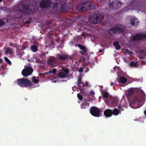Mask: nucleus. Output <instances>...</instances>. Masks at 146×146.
I'll return each instance as SVG.
<instances>
[{
	"label": "nucleus",
	"instance_id": "1",
	"mask_svg": "<svg viewBox=\"0 0 146 146\" xmlns=\"http://www.w3.org/2000/svg\"><path fill=\"white\" fill-rule=\"evenodd\" d=\"M137 91L140 94V97L138 96H136L134 97L132 100L131 104H130V106L131 107L133 108H137L141 107L143 105L142 103L141 105H137V107H134V106L136 103H139L141 102L143 103L145 100V95L143 91L141 89H135L134 88L129 89L127 92V94L129 96H131L133 94L134 91Z\"/></svg>",
	"mask_w": 146,
	"mask_h": 146
},
{
	"label": "nucleus",
	"instance_id": "2",
	"mask_svg": "<svg viewBox=\"0 0 146 146\" xmlns=\"http://www.w3.org/2000/svg\"><path fill=\"white\" fill-rule=\"evenodd\" d=\"M104 17L103 15H94L90 16L89 21L91 23L94 24H98L102 21Z\"/></svg>",
	"mask_w": 146,
	"mask_h": 146
},
{
	"label": "nucleus",
	"instance_id": "3",
	"mask_svg": "<svg viewBox=\"0 0 146 146\" xmlns=\"http://www.w3.org/2000/svg\"><path fill=\"white\" fill-rule=\"evenodd\" d=\"M16 83L19 86L22 87L31 86L32 85V82L30 80L25 78L18 79Z\"/></svg>",
	"mask_w": 146,
	"mask_h": 146
},
{
	"label": "nucleus",
	"instance_id": "4",
	"mask_svg": "<svg viewBox=\"0 0 146 146\" xmlns=\"http://www.w3.org/2000/svg\"><path fill=\"white\" fill-rule=\"evenodd\" d=\"M82 50V51H80L79 52L82 55H85L87 56L88 60L90 59H92L93 58H95L93 52L88 53V49H87L85 46H78Z\"/></svg>",
	"mask_w": 146,
	"mask_h": 146
},
{
	"label": "nucleus",
	"instance_id": "5",
	"mask_svg": "<svg viewBox=\"0 0 146 146\" xmlns=\"http://www.w3.org/2000/svg\"><path fill=\"white\" fill-rule=\"evenodd\" d=\"M123 27L121 25L115 26L111 29L109 33L111 35H112L113 34L122 33L123 31Z\"/></svg>",
	"mask_w": 146,
	"mask_h": 146
},
{
	"label": "nucleus",
	"instance_id": "6",
	"mask_svg": "<svg viewBox=\"0 0 146 146\" xmlns=\"http://www.w3.org/2000/svg\"><path fill=\"white\" fill-rule=\"evenodd\" d=\"M90 112L92 115L95 117H99L101 116V111L100 109L96 107H91Z\"/></svg>",
	"mask_w": 146,
	"mask_h": 146
},
{
	"label": "nucleus",
	"instance_id": "7",
	"mask_svg": "<svg viewBox=\"0 0 146 146\" xmlns=\"http://www.w3.org/2000/svg\"><path fill=\"white\" fill-rule=\"evenodd\" d=\"M57 57L59 60L62 61L72 60L74 58L72 55H68L64 53L59 54L57 55Z\"/></svg>",
	"mask_w": 146,
	"mask_h": 146
},
{
	"label": "nucleus",
	"instance_id": "8",
	"mask_svg": "<svg viewBox=\"0 0 146 146\" xmlns=\"http://www.w3.org/2000/svg\"><path fill=\"white\" fill-rule=\"evenodd\" d=\"M25 68L22 71V74L24 76H27L31 75L33 72V69L31 67L25 66Z\"/></svg>",
	"mask_w": 146,
	"mask_h": 146
},
{
	"label": "nucleus",
	"instance_id": "9",
	"mask_svg": "<svg viewBox=\"0 0 146 146\" xmlns=\"http://www.w3.org/2000/svg\"><path fill=\"white\" fill-rule=\"evenodd\" d=\"M69 72V70L68 68L63 69L59 72L58 76L60 78H64L67 76Z\"/></svg>",
	"mask_w": 146,
	"mask_h": 146
},
{
	"label": "nucleus",
	"instance_id": "10",
	"mask_svg": "<svg viewBox=\"0 0 146 146\" xmlns=\"http://www.w3.org/2000/svg\"><path fill=\"white\" fill-rule=\"evenodd\" d=\"M50 5L51 3L49 0H42L40 3V6L42 9L47 8Z\"/></svg>",
	"mask_w": 146,
	"mask_h": 146
},
{
	"label": "nucleus",
	"instance_id": "11",
	"mask_svg": "<svg viewBox=\"0 0 146 146\" xmlns=\"http://www.w3.org/2000/svg\"><path fill=\"white\" fill-rule=\"evenodd\" d=\"M48 63L51 66H56L57 65L56 58L54 56L50 57L48 60Z\"/></svg>",
	"mask_w": 146,
	"mask_h": 146
},
{
	"label": "nucleus",
	"instance_id": "12",
	"mask_svg": "<svg viewBox=\"0 0 146 146\" xmlns=\"http://www.w3.org/2000/svg\"><path fill=\"white\" fill-rule=\"evenodd\" d=\"M19 10L20 12L23 14H29V5H26L21 6L20 7Z\"/></svg>",
	"mask_w": 146,
	"mask_h": 146
},
{
	"label": "nucleus",
	"instance_id": "13",
	"mask_svg": "<svg viewBox=\"0 0 146 146\" xmlns=\"http://www.w3.org/2000/svg\"><path fill=\"white\" fill-rule=\"evenodd\" d=\"M146 37V35L145 34H139L131 38V41L133 42L134 40H138L143 39Z\"/></svg>",
	"mask_w": 146,
	"mask_h": 146
},
{
	"label": "nucleus",
	"instance_id": "14",
	"mask_svg": "<svg viewBox=\"0 0 146 146\" xmlns=\"http://www.w3.org/2000/svg\"><path fill=\"white\" fill-rule=\"evenodd\" d=\"M54 9L57 12H61L63 11L64 8L61 5L59 4H54Z\"/></svg>",
	"mask_w": 146,
	"mask_h": 146
},
{
	"label": "nucleus",
	"instance_id": "15",
	"mask_svg": "<svg viewBox=\"0 0 146 146\" xmlns=\"http://www.w3.org/2000/svg\"><path fill=\"white\" fill-rule=\"evenodd\" d=\"M77 8L78 11H85L86 10V5H84L83 3L77 6Z\"/></svg>",
	"mask_w": 146,
	"mask_h": 146
},
{
	"label": "nucleus",
	"instance_id": "16",
	"mask_svg": "<svg viewBox=\"0 0 146 146\" xmlns=\"http://www.w3.org/2000/svg\"><path fill=\"white\" fill-rule=\"evenodd\" d=\"M112 110L110 109L106 110L104 112V115L107 117H110L112 115Z\"/></svg>",
	"mask_w": 146,
	"mask_h": 146
},
{
	"label": "nucleus",
	"instance_id": "17",
	"mask_svg": "<svg viewBox=\"0 0 146 146\" xmlns=\"http://www.w3.org/2000/svg\"><path fill=\"white\" fill-rule=\"evenodd\" d=\"M86 101L83 102L81 104L80 107L82 109H85L88 108L89 106V103L87 102V99H86Z\"/></svg>",
	"mask_w": 146,
	"mask_h": 146
},
{
	"label": "nucleus",
	"instance_id": "18",
	"mask_svg": "<svg viewBox=\"0 0 146 146\" xmlns=\"http://www.w3.org/2000/svg\"><path fill=\"white\" fill-rule=\"evenodd\" d=\"M83 82H82V78L81 76H80L78 78L77 83L78 86L80 90L82 88V86H83Z\"/></svg>",
	"mask_w": 146,
	"mask_h": 146
},
{
	"label": "nucleus",
	"instance_id": "19",
	"mask_svg": "<svg viewBox=\"0 0 146 146\" xmlns=\"http://www.w3.org/2000/svg\"><path fill=\"white\" fill-rule=\"evenodd\" d=\"M130 22L133 25H136L138 24V21L137 19L132 18L130 19Z\"/></svg>",
	"mask_w": 146,
	"mask_h": 146
},
{
	"label": "nucleus",
	"instance_id": "20",
	"mask_svg": "<svg viewBox=\"0 0 146 146\" xmlns=\"http://www.w3.org/2000/svg\"><path fill=\"white\" fill-rule=\"evenodd\" d=\"M115 0H110L109 3V6L110 9H112L115 6L116 3L115 2Z\"/></svg>",
	"mask_w": 146,
	"mask_h": 146
},
{
	"label": "nucleus",
	"instance_id": "21",
	"mask_svg": "<svg viewBox=\"0 0 146 146\" xmlns=\"http://www.w3.org/2000/svg\"><path fill=\"white\" fill-rule=\"evenodd\" d=\"M122 51L123 52L126 53V54H128L131 56H132L133 54V53L132 52H131L130 50L128 49H126L125 48L122 49Z\"/></svg>",
	"mask_w": 146,
	"mask_h": 146
},
{
	"label": "nucleus",
	"instance_id": "22",
	"mask_svg": "<svg viewBox=\"0 0 146 146\" xmlns=\"http://www.w3.org/2000/svg\"><path fill=\"white\" fill-rule=\"evenodd\" d=\"M84 4L86 5V10H88L90 8H92L93 7L92 4L90 2H87L84 3Z\"/></svg>",
	"mask_w": 146,
	"mask_h": 146
},
{
	"label": "nucleus",
	"instance_id": "23",
	"mask_svg": "<svg viewBox=\"0 0 146 146\" xmlns=\"http://www.w3.org/2000/svg\"><path fill=\"white\" fill-rule=\"evenodd\" d=\"M102 95L103 98L104 99L106 98V99L109 96V93L106 91H103L102 93Z\"/></svg>",
	"mask_w": 146,
	"mask_h": 146
},
{
	"label": "nucleus",
	"instance_id": "24",
	"mask_svg": "<svg viewBox=\"0 0 146 146\" xmlns=\"http://www.w3.org/2000/svg\"><path fill=\"white\" fill-rule=\"evenodd\" d=\"M119 81L122 83H125L127 82V80L124 77L121 76Z\"/></svg>",
	"mask_w": 146,
	"mask_h": 146
},
{
	"label": "nucleus",
	"instance_id": "25",
	"mask_svg": "<svg viewBox=\"0 0 146 146\" xmlns=\"http://www.w3.org/2000/svg\"><path fill=\"white\" fill-rule=\"evenodd\" d=\"M129 65L131 67L136 68L137 67L138 65L137 62L132 61L130 63Z\"/></svg>",
	"mask_w": 146,
	"mask_h": 146
},
{
	"label": "nucleus",
	"instance_id": "26",
	"mask_svg": "<svg viewBox=\"0 0 146 146\" xmlns=\"http://www.w3.org/2000/svg\"><path fill=\"white\" fill-rule=\"evenodd\" d=\"M112 115H118L119 111L118 110L116 109H115L113 110H112Z\"/></svg>",
	"mask_w": 146,
	"mask_h": 146
},
{
	"label": "nucleus",
	"instance_id": "27",
	"mask_svg": "<svg viewBox=\"0 0 146 146\" xmlns=\"http://www.w3.org/2000/svg\"><path fill=\"white\" fill-rule=\"evenodd\" d=\"M13 53V50L12 49L8 47L6 49L5 51V53L6 54H11Z\"/></svg>",
	"mask_w": 146,
	"mask_h": 146
},
{
	"label": "nucleus",
	"instance_id": "28",
	"mask_svg": "<svg viewBox=\"0 0 146 146\" xmlns=\"http://www.w3.org/2000/svg\"><path fill=\"white\" fill-rule=\"evenodd\" d=\"M32 80L33 83L36 84L38 83L39 82L38 79H37L36 77L35 76L32 78Z\"/></svg>",
	"mask_w": 146,
	"mask_h": 146
},
{
	"label": "nucleus",
	"instance_id": "29",
	"mask_svg": "<svg viewBox=\"0 0 146 146\" xmlns=\"http://www.w3.org/2000/svg\"><path fill=\"white\" fill-rule=\"evenodd\" d=\"M31 49L33 52H36L38 50L37 46H31Z\"/></svg>",
	"mask_w": 146,
	"mask_h": 146
},
{
	"label": "nucleus",
	"instance_id": "30",
	"mask_svg": "<svg viewBox=\"0 0 146 146\" xmlns=\"http://www.w3.org/2000/svg\"><path fill=\"white\" fill-rule=\"evenodd\" d=\"M117 101L118 100L117 99L113 100L111 103V105L113 106L116 105Z\"/></svg>",
	"mask_w": 146,
	"mask_h": 146
},
{
	"label": "nucleus",
	"instance_id": "31",
	"mask_svg": "<svg viewBox=\"0 0 146 146\" xmlns=\"http://www.w3.org/2000/svg\"><path fill=\"white\" fill-rule=\"evenodd\" d=\"M5 61L7 62V63L8 64H9L10 65H11L12 64L11 62V61L9 59L6 57H5Z\"/></svg>",
	"mask_w": 146,
	"mask_h": 146
},
{
	"label": "nucleus",
	"instance_id": "32",
	"mask_svg": "<svg viewBox=\"0 0 146 146\" xmlns=\"http://www.w3.org/2000/svg\"><path fill=\"white\" fill-rule=\"evenodd\" d=\"M82 36H84V37H86L87 36L88 37H91L92 36V35L91 34H89L88 33H82Z\"/></svg>",
	"mask_w": 146,
	"mask_h": 146
},
{
	"label": "nucleus",
	"instance_id": "33",
	"mask_svg": "<svg viewBox=\"0 0 146 146\" xmlns=\"http://www.w3.org/2000/svg\"><path fill=\"white\" fill-rule=\"evenodd\" d=\"M77 97L79 100H80L81 101L82 100L83 97L80 94L78 93L77 94Z\"/></svg>",
	"mask_w": 146,
	"mask_h": 146
},
{
	"label": "nucleus",
	"instance_id": "34",
	"mask_svg": "<svg viewBox=\"0 0 146 146\" xmlns=\"http://www.w3.org/2000/svg\"><path fill=\"white\" fill-rule=\"evenodd\" d=\"M5 24V22L2 20H0V27L4 25Z\"/></svg>",
	"mask_w": 146,
	"mask_h": 146
},
{
	"label": "nucleus",
	"instance_id": "35",
	"mask_svg": "<svg viewBox=\"0 0 146 146\" xmlns=\"http://www.w3.org/2000/svg\"><path fill=\"white\" fill-rule=\"evenodd\" d=\"M27 46H22L21 49H20V50H19L20 52L21 51L22 52V51L23 50L25 49L26 48H27Z\"/></svg>",
	"mask_w": 146,
	"mask_h": 146
},
{
	"label": "nucleus",
	"instance_id": "36",
	"mask_svg": "<svg viewBox=\"0 0 146 146\" xmlns=\"http://www.w3.org/2000/svg\"><path fill=\"white\" fill-rule=\"evenodd\" d=\"M117 106V107H118V108L119 109H121V104L120 101L119 102H118V104H117L116 105Z\"/></svg>",
	"mask_w": 146,
	"mask_h": 146
},
{
	"label": "nucleus",
	"instance_id": "37",
	"mask_svg": "<svg viewBox=\"0 0 146 146\" xmlns=\"http://www.w3.org/2000/svg\"><path fill=\"white\" fill-rule=\"evenodd\" d=\"M83 71V69L82 67H80L78 70V71L80 73H82Z\"/></svg>",
	"mask_w": 146,
	"mask_h": 146
},
{
	"label": "nucleus",
	"instance_id": "38",
	"mask_svg": "<svg viewBox=\"0 0 146 146\" xmlns=\"http://www.w3.org/2000/svg\"><path fill=\"white\" fill-rule=\"evenodd\" d=\"M56 68H54L52 70V73L53 74H54L56 73Z\"/></svg>",
	"mask_w": 146,
	"mask_h": 146
},
{
	"label": "nucleus",
	"instance_id": "39",
	"mask_svg": "<svg viewBox=\"0 0 146 146\" xmlns=\"http://www.w3.org/2000/svg\"><path fill=\"white\" fill-rule=\"evenodd\" d=\"M119 44V43L117 42H114L113 43L114 46H118V45Z\"/></svg>",
	"mask_w": 146,
	"mask_h": 146
},
{
	"label": "nucleus",
	"instance_id": "40",
	"mask_svg": "<svg viewBox=\"0 0 146 146\" xmlns=\"http://www.w3.org/2000/svg\"><path fill=\"white\" fill-rule=\"evenodd\" d=\"M36 60V62L38 63H41V61L39 59H35Z\"/></svg>",
	"mask_w": 146,
	"mask_h": 146
},
{
	"label": "nucleus",
	"instance_id": "41",
	"mask_svg": "<svg viewBox=\"0 0 146 146\" xmlns=\"http://www.w3.org/2000/svg\"><path fill=\"white\" fill-rule=\"evenodd\" d=\"M90 94L91 95H94L95 94V92L93 91H90Z\"/></svg>",
	"mask_w": 146,
	"mask_h": 146
},
{
	"label": "nucleus",
	"instance_id": "42",
	"mask_svg": "<svg viewBox=\"0 0 146 146\" xmlns=\"http://www.w3.org/2000/svg\"><path fill=\"white\" fill-rule=\"evenodd\" d=\"M115 46V48L117 50H118L121 47V46Z\"/></svg>",
	"mask_w": 146,
	"mask_h": 146
},
{
	"label": "nucleus",
	"instance_id": "43",
	"mask_svg": "<svg viewBox=\"0 0 146 146\" xmlns=\"http://www.w3.org/2000/svg\"><path fill=\"white\" fill-rule=\"evenodd\" d=\"M88 63L90 64L91 65H94V62H88Z\"/></svg>",
	"mask_w": 146,
	"mask_h": 146
},
{
	"label": "nucleus",
	"instance_id": "44",
	"mask_svg": "<svg viewBox=\"0 0 146 146\" xmlns=\"http://www.w3.org/2000/svg\"><path fill=\"white\" fill-rule=\"evenodd\" d=\"M3 62V60L1 59H0V63L1 64Z\"/></svg>",
	"mask_w": 146,
	"mask_h": 146
},
{
	"label": "nucleus",
	"instance_id": "45",
	"mask_svg": "<svg viewBox=\"0 0 146 146\" xmlns=\"http://www.w3.org/2000/svg\"><path fill=\"white\" fill-rule=\"evenodd\" d=\"M115 84L114 83H113V82H111V83H110V85H111V86H113L114 84Z\"/></svg>",
	"mask_w": 146,
	"mask_h": 146
},
{
	"label": "nucleus",
	"instance_id": "46",
	"mask_svg": "<svg viewBox=\"0 0 146 146\" xmlns=\"http://www.w3.org/2000/svg\"><path fill=\"white\" fill-rule=\"evenodd\" d=\"M89 68H87V70L85 71V72H88L89 71Z\"/></svg>",
	"mask_w": 146,
	"mask_h": 146
},
{
	"label": "nucleus",
	"instance_id": "47",
	"mask_svg": "<svg viewBox=\"0 0 146 146\" xmlns=\"http://www.w3.org/2000/svg\"><path fill=\"white\" fill-rule=\"evenodd\" d=\"M103 50H99V52L100 53H102L103 52Z\"/></svg>",
	"mask_w": 146,
	"mask_h": 146
},
{
	"label": "nucleus",
	"instance_id": "48",
	"mask_svg": "<svg viewBox=\"0 0 146 146\" xmlns=\"http://www.w3.org/2000/svg\"><path fill=\"white\" fill-rule=\"evenodd\" d=\"M86 85L87 86H88V82H86Z\"/></svg>",
	"mask_w": 146,
	"mask_h": 146
},
{
	"label": "nucleus",
	"instance_id": "49",
	"mask_svg": "<svg viewBox=\"0 0 146 146\" xmlns=\"http://www.w3.org/2000/svg\"><path fill=\"white\" fill-rule=\"evenodd\" d=\"M48 73H49V74H51V73H52V70H49V71Z\"/></svg>",
	"mask_w": 146,
	"mask_h": 146
},
{
	"label": "nucleus",
	"instance_id": "50",
	"mask_svg": "<svg viewBox=\"0 0 146 146\" xmlns=\"http://www.w3.org/2000/svg\"><path fill=\"white\" fill-rule=\"evenodd\" d=\"M144 113L145 116H146V111H144Z\"/></svg>",
	"mask_w": 146,
	"mask_h": 146
},
{
	"label": "nucleus",
	"instance_id": "51",
	"mask_svg": "<svg viewBox=\"0 0 146 146\" xmlns=\"http://www.w3.org/2000/svg\"><path fill=\"white\" fill-rule=\"evenodd\" d=\"M78 46H82V45L80 44H79Z\"/></svg>",
	"mask_w": 146,
	"mask_h": 146
},
{
	"label": "nucleus",
	"instance_id": "52",
	"mask_svg": "<svg viewBox=\"0 0 146 146\" xmlns=\"http://www.w3.org/2000/svg\"><path fill=\"white\" fill-rule=\"evenodd\" d=\"M60 48H62V47H63V46H60Z\"/></svg>",
	"mask_w": 146,
	"mask_h": 146
},
{
	"label": "nucleus",
	"instance_id": "53",
	"mask_svg": "<svg viewBox=\"0 0 146 146\" xmlns=\"http://www.w3.org/2000/svg\"><path fill=\"white\" fill-rule=\"evenodd\" d=\"M2 0H0V2H1Z\"/></svg>",
	"mask_w": 146,
	"mask_h": 146
},
{
	"label": "nucleus",
	"instance_id": "54",
	"mask_svg": "<svg viewBox=\"0 0 146 146\" xmlns=\"http://www.w3.org/2000/svg\"><path fill=\"white\" fill-rule=\"evenodd\" d=\"M51 44V45H53V44Z\"/></svg>",
	"mask_w": 146,
	"mask_h": 146
},
{
	"label": "nucleus",
	"instance_id": "55",
	"mask_svg": "<svg viewBox=\"0 0 146 146\" xmlns=\"http://www.w3.org/2000/svg\"><path fill=\"white\" fill-rule=\"evenodd\" d=\"M92 68V66H91V68Z\"/></svg>",
	"mask_w": 146,
	"mask_h": 146
},
{
	"label": "nucleus",
	"instance_id": "56",
	"mask_svg": "<svg viewBox=\"0 0 146 146\" xmlns=\"http://www.w3.org/2000/svg\"><path fill=\"white\" fill-rule=\"evenodd\" d=\"M17 47V48L18 46H16Z\"/></svg>",
	"mask_w": 146,
	"mask_h": 146
},
{
	"label": "nucleus",
	"instance_id": "57",
	"mask_svg": "<svg viewBox=\"0 0 146 146\" xmlns=\"http://www.w3.org/2000/svg\"><path fill=\"white\" fill-rule=\"evenodd\" d=\"M0 84H1V83H0Z\"/></svg>",
	"mask_w": 146,
	"mask_h": 146
}]
</instances>
